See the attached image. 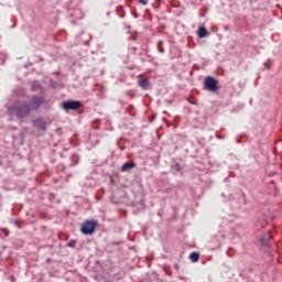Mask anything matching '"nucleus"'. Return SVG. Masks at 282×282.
<instances>
[{
  "mask_svg": "<svg viewBox=\"0 0 282 282\" xmlns=\"http://www.w3.org/2000/svg\"><path fill=\"white\" fill-rule=\"evenodd\" d=\"M138 85L141 87V89L147 91V89H149V87L151 86V83L147 78H139Z\"/></svg>",
  "mask_w": 282,
  "mask_h": 282,
  "instance_id": "6e6552de",
  "label": "nucleus"
},
{
  "mask_svg": "<svg viewBox=\"0 0 282 282\" xmlns=\"http://www.w3.org/2000/svg\"><path fill=\"white\" fill-rule=\"evenodd\" d=\"M31 89L32 91H39V89H41V83L33 82Z\"/></svg>",
  "mask_w": 282,
  "mask_h": 282,
  "instance_id": "ddd939ff",
  "label": "nucleus"
},
{
  "mask_svg": "<svg viewBox=\"0 0 282 282\" xmlns=\"http://www.w3.org/2000/svg\"><path fill=\"white\" fill-rule=\"evenodd\" d=\"M10 280H11L12 282H14V276L11 275V276H10Z\"/></svg>",
  "mask_w": 282,
  "mask_h": 282,
  "instance_id": "6ab92c4d",
  "label": "nucleus"
},
{
  "mask_svg": "<svg viewBox=\"0 0 282 282\" xmlns=\"http://www.w3.org/2000/svg\"><path fill=\"white\" fill-rule=\"evenodd\" d=\"M163 43H164V41H162V40L156 43V47H158V51L160 52V54H164V48L162 47Z\"/></svg>",
  "mask_w": 282,
  "mask_h": 282,
  "instance_id": "4468645a",
  "label": "nucleus"
},
{
  "mask_svg": "<svg viewBox=\"0 0 282 282\" xmlns=\"http://www.w3.org/2000/svg\"><path fill=\"white\" fill-rule=\"evenodd\" d=\"M217 79H215V77H210V76H207L204 80V86H205V89L207 91H217L219 89V87H217Z\"/></svg>",
  "mask_w": 282,
  "mask_h": 282,
  "instance_id": "39448f33",
  "label": "nucleus"
},
{
  "mask_svg": "<svg viewBox=\"0 0 282 282\" xmlns=\"http://www.w3.org/2000/svg\"><path fill=\"white\" fill-rule=\"evenodd\" d=\"M98 226V221L96 220H86L82 225V234L83 235H94L96 232V227Z\"/></svg>",
  "mask_w": 282,
  "mask_h": 282,
  "instance_id": "f03ea898",
  "label": "nucleus"
},
{
  "mask_svg": "<svg viewBox=\"0 0 282 282\" xmlns=\"http://www.w3.org/2000/svg\"><path fill=\"white\" fill-rule=\"evenodd\" d=\"M62 107L64 111H76V109H80V107H83V102L79 100H68L62 102Z\"/></svg>",
  "mask_w": 282,
  "mask_h": 282,
  "instance_id": "7ed1b4c3",
  "label": "nucleus"
},
{
  "mask_svg": "<svg viewBox=\"0 0 282 282\" xmlns=\"http://www.w3.org/2000/svg\"><path fill=\"white\" fill-rule=\"evenodd\" d=\"M45 105V98L43 96H33L31 102L29 104L31 111H36L39 108Z\"/></svg>",
  "mask_w": 282,
  "mask_h": 282,
  "instance_id": "20e7f679",
  "label": "nucleus"
},
{
  "mask_svg": "<svg viewBox=\"0 0 282 282\" xmlns=\"http://www.w3.org/2000/svg\"><path fill=\"white\" fill-rule=\"evenodd\" d=\"M270 239H272V235L267 234V236H264L263 238H261V243L262 246H268V242L270 241Z\"/></svg>",
  "mask_w": 282,
  "mask_h": 282,
  "instance_id": "f8f14e48",
  "label": "nucleus"
},
{
  "mask_svg": "<svg viewBox=\"0 0 282 282\" xmlns=\"http://www.w3.org/2000/svg\"><path fill=\"white\" fill-rule=\"evenodd\" d=\"M139 3H141V6H147L149 3V0H139Z\"/></svg>",
  "mask_w": 282,
  "mask_h": 282,
  "instance_id": "f3484780",
  "label": "nucleus"
},
{
  "mask_svg": "<svg viewBox=\"0 0 282 282\" xmlns=\"http://www.w3.org/2000/svg\"><path fill=\"white\" fill-rule=\"evenodd\" d=\"M1 254H3V250L0 249V257H1Z\"/></svg>",
  "mask_w": 282,
  "mask_h": 282,
  "instance_id": "aec40b11",
  "label": "nucleus"
},
{
  "mask_svg": "<svg viewBox=\"0 0 282 282\" xmlns=\"http://www.w3.org/2000/svg\"><path fill=\"white\" fill-rule=\"evenodd\" d=\"M33 127L37 129V131H47V121L43 118L34 119Z\"/></svg>",
  "mask_w": 282,
  "mask_h": 282,
  "instance_id": "423d86ee",
  "label": "nucleus"
},
{
  "mask_svg": "<svg viewBox=\"0 0 282 282\" xmlns=\"http://www.w3.org/2000/svg\"><path fill=\"white\" fill-rule=\"evenodd\" d=\"M78 162H80V156L78 155V153H73L70 155V164H69V166H76V164H78Z\"/></svg>",
  "mask_w": 282,
  "mask_h": 282,
  "instance_id": "9d476101",
  "label": "nucleus"
},
{
  "mask_svg": "<svg viewBox=\"0 0 282 282\" xmlns=\"http://www.w3.org/2000/svg\"><path fill=\"white\" fill-rule=\"evenodd\" d=\"M198 39H206L208 36V31H206L205 26H199L197 31Z\"/></svg>",
  "mask_w": 282,
  "mask_h": 282,
  "instance_id": "1a4fd4ad",
  "label": "nucleus"
},
{
  "mask_svg": "<svg viewBox=\"0 0 282 282\" xmlns=\"http://www.w3.org/2000/svg\"><path fill=\"white\" fill-rule=\"evenodd\" d=\"M174 169H175V171H180V164L176 163V164L174 165Z\"/></svg>",
  "mask_w": 282,
  "mask_h": 282,
  "instance_id": "a211bd4d",
  "label": "nucleus"
},
{
  "mask_svg": "<svg viewBox=\"0 0 282 282\" xmlns=\"http://www.w3.org/2000/svg\"><path fill=\"white\" fill-rule=\"evenodd\" d=\"M68 248H76V240H70L68 243H67Z\"/></svg>",
  "mask_w": 282,
  "mask_h": 282,
  "instance_id": "2eb2a0df",
  "label": "nucleus"
},
{
  "mask_svg": "<svg viewBox=\"0 0 282 282\" xmlns=\"http://www.w3.org/2000/svg\"><path fill=\"white\" fill-rule=\"evenodd\" d=\"M30 105L23 101H17L13 106L8 108L9 116H15V118H28L30 116Z\"/></svg>",
  "mask_w": 282,
  "mask_h": 282,
  "instance_id": "f257e3e1",
  "label": "nucleus"
},
{
  "mask_svg": "<svg viewBox=\"0 0 282 282\" xmlns=\"http://www.w3.org/2000/svg\"><path fill=\"white\" fill-rule=\"evenodd\" d=\"M132 169H135V162L128 161L121 166V173H129V171H132Z\"/></svg>",
  "mask_w": 282,
  "mask_h": 282,
  "instance_id": "0eeeda50",
  "label": "nucleus"
},
{
  "mask_svg": "<svg viewBox=\"0 0 282 282\" xmlns=\"http://www.w3.org/2000/svg\"><path fill=\"white\" fill-rule=\"evenodd\" d=\"M189 259H191L192 263H197V261H199V253H197V252H192V253L189 254Z\"/></svg>",
  "mask_w": 282,
  "mask_h": 282,
  "instance_id": "9b49d317",
  "label": "nucleus"
},
{
  "mask_svg": "<svg viewBox=\"0 0 282 282\" xmlns=\"http://www.w3.org/2000/svg\"><path fill=\"white\" fill-rule=\"evenodd\" d=\"M0 230L6 235V237H9L10 231H8V229H6V228H0Z\"/></svg>",
  "mask_w": 282,
  "mask_h": 282,
  "instance_id": "dca6fc26",
  "label": "nucleus"
},
{
  "mask_svg": "<svg viewBox=\"0 0 282 282\" xmlns=\"http://www.w3.org/2000/svg\"><path fill=\"white\" fill-rule=\"evenodd\" d=\"M237 142L239 143V142H241V140H238Z\"/></svg>",
  "mask_w": 282,
  "mask_h": 282,
  "instance_id": "412c9836",
  "label": "nucleus"
}]
</instances>
